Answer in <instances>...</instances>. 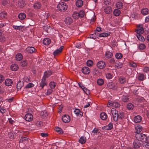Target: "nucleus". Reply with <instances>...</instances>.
<instances>
[{"label":"nucleus","mask_w":149,"mask_h":149,"mask_svg":"<svg viewBox=\"0 0 149 149\" xmlns=\"http://www.w3.org/2000/svg\"><path fill=\"white\" fill-rule=\"evenodd\" d=\"M8 136L11 139H14L16 136V134L13 131H11L8 133Z\"/></svg>","instance_id":"27"},{"label":"nucleus","mask_w":149,"mask_h":149,"mask_svg":"<svg viewBox=\"0 0 149 149\" xmlns=\"http://www.w3.org/2000/svg\"><path fill=\"white\" fill-rule=\"evenodd\" d=\"M63 47V46H61L59 49H56L53 52V55L54 56H56L61 53V52Z\"/></svg>","instance_id":"11"},{"label":"nucleus","mask_w":149,"mask_h":149,"mask_svg":"<svg viewBox=\"0 0 149 149\" xmlns=\"http://www.w3.org/2000/svg\"><path fill=\"white\" fill-rule=\"evenodd\" d=\"M82 72L84 74H88L90 72V70L89 68L86 67H84L81 70Z\"/></svg>","instance_id":"10"},{"label":"nucleus","mask_w":149,"mask_h":149,"mask_svg":"<svg viewBox=\"0 0 149 149\" xmlns=\"http://www.w3.org/2000/svg\"><path fill=\"white\" fill-rule=\"evenodd\" d=\"M143 72L147 73L149 72V67H145L143 70Z\"/></svg>","instance_id":"61"},{"label":"nucleus","mask_w":149,"mask_h":149,"mask_svg":"<svg viewBox=\"0 0 149 149\" xmlns=\"http://www.w3.org/2000/svg\"><path fill=\"white\" fill-rule=\"evenodd\" d=\"M143 31L144 29L142 25H139L138 26L137 29L136 30L137 34L143 33Z\"/></svg>","instance_id":"5"},{"label":"nucleus","mask_w":149,"mask_h":149,"mask_svg":"<svg viewBox=\"0 0 149 149\" xmlns=\"http://www.w3.org/2000/svg\"><path fill=\"white\" fill-rule=\"evenodd\" d=\"M78 12H74L73 13L72 16L73 18L75 19H77L79 17Z\"/></svg>","instance_id":"46"},{"label":"nucleus","mask_w":149,"mask_h":149,"mask_svg":"<svg viewBox=\"0 0 149 149\" xmlns=\"http://www.w3.org/2000/svg\"><path fill=\"white\" fill-rule=\"evenodd\" d=\"M100 117L102 120H105L107 118V116L106 113L104 112H102L100 113Z\"/></svg>","instance_id":"24"},{"label":"nucleus","mask_w":149,"mask_h":149,"mask_svg":"<svg viewBox=\"0 0 149 149\" xmlns=\"http://www.w3.org/2000/svg\"><path fill=\"white\" fill-rule=\"evenodd\" d=\"M123 66V63L119 62L118 63H116L115 64V66L117 69H119L121 68Z\"/></svg>","instance_id":"39"},{"label":"nucleus","mask_w":149,"mask_h":149,"mask_svg":"<svg viewBox=\"0 0 149 149\" xmlns=\"http://www.w3.org/2000/svg\"><path fill=\"white\" fill-rule=\"evenodd\" d=\"M27 65V62L26 60H24L21 62L20 63V65L22 67H25Z\"/></svg>","instance_id":"49"},{"label":"nucleus","mask_w":149,"mask_h":149,"mask_svg":"<svg viewBox=\"0 0 149 149\" xmlns=\"http://www.w3.org/2000/svg\"><path fill=\"white\" fill-rule=\"evenodd\" d=\"M136 130H144L142 126L140 125H137L135 126Z\"/></svg>","instance_id":"50"},{"label":"nucleus","mask_w":149,"mask_h":149,"mask_svg":"<svg viewBox=\"0 0 149 149\" xmlns=\"http://www.w3.org/2000/svg\"><path fill=\"white\" fill-rule=\"evenodd\" d=\"M140 146V143L139 141H135L133 142V146L134 148H138Z\"/></svg>","instance_id":"21"},{"label":"nucleus","mask_w":149,"mask_h":149,"mask_svg":"<svg viewBox=\"0 0 149 149\" xmlns=\"http://www.w3.org/2000/svg\"><path fill=\"white\" fill-rule=\"evenodd\" d=\"M141 131H136L135 133V137L139 141H141L144 143L147 141L148 138L147 137L145 134L140 133Z\"/></svg>","instance_id":"1"},{"label":"nucleus","mask_w":149,"mask_h":149,"mask_svg":"<svg viewBox=\"0 0 149 149\" xmlns=\"http://www.w3.org/2000/svg\"><path fill=\"white\" fill-rule=\"evenodd\" d=\"M122 100L124 102H127L129 100L128 96H127L123 95L122 98Z\"/></svg>","instance_id":"47"},{"label":"nucleus","mask_w":149,"mask_h":149,"mask_svg":"<svg viewBox=\"0 0 149 149\" xmlns=\"http://www.w3.org/2000/svg\"><path fill=\"white\" fill-rule=\"evenodd\" d=\"M65 22L66 24L69 25L72 23V20L71 17H68L66 18Z\"/></svg>","instance_id":"17"},{"label":"nucleus","mask_w":149,"mask_h":149,"mask_svg":"<svg viewBox=\"0 0 149 149\" xmlns=\"http://www.w3.org/2000/svg\"><path fill=\"white\" fill-rule=\"evenodd\" d=\"M116 7L118 9L122 8L123 6V3L121 2H118L116 5Z\"/></svg>","instance_id":"42"},{"label":"nucleus","mask_w":149,"mask_h":149,"mask_svg":"<svg viewBox=\"0 0 149 149\" xmlns=\"http://www.w3.org/2000/svg\"><path fill=\"white\" fill-rule=\"evenodd\" d=\"M33 116L30 113H27L25 115V120L27 121L30 122L33 119Z\"/></svg>","instance_id":"8"},{"label":"nucleus","mask_w":149,"mask_h":149,"mask_svg":"<svg viewBox=\"0 0 149 149\" xmlns=\"http://www.w3.org/2000/svg\"><path fill=\"white\" fill-rule=\"evenodd\" d=\"M63 121L65 123H68L69 122L70 120V116L66 115H64L62 118Z\"/></svg>","instance_id":"6"},{"label":"nucleus","mask_w":149,"mask_h":149,"mask_svg":"<svg viewBox=\"0 0 149 149\" xmlns=\"http://www.w3.org/2000/svg\"><path fill=\"white\" fill-rule=\"evenodd\" d=\"M134 106L131 103H128L127 106V108L129 110H132L134 108Z\"/></svg>","instance_id":"41"},{"label":"nucleus","mask_w":149,"mask_h":149,"mask_svg":"<svg viewBox=\"0 0 149 149\" xmlns=\"http://www.w3.org/2000/svg\"><path fill=\"white\" fill-rule=\"evenodd\" d=\"M104 80L102 79H99L97 81V84L99 86L102 85L104 84Z\"/></svg>","instance_id":"45"},{"label":"nucleus","mask_w":149,"mask_h":149,"mask_svg":"<svg viewBox=\"0 0 149 149\" xmlns=\"http://www.w3.org/2000/svg\"><path fill=\"white\" fill-rule=\"evenodd\" d=\"M83 4V2L82 0H78L76 3V5L77 7H81Z\"/></svg>","instance_id":"28"},{"label":"nucleus","mask_w":149,"mask_h":149,"mask_svg":"<svg viewBox=\"0 0 149 149\" xmlns=\"http://www.w3.org/2000/svg\"><path fill=\"white\" fill-rule=\"evenodd\" d=\"M120 106V104L118 102H113V107L115 108H118Z\"/></svg>","instance_id":"56"},{"label":"nucleus","mask_w":149,"mask_h":149,"mask_svg":"<svg viewBox=\"0 0 149 149\" xmlns=\"http://www.w3.org/2000/svg\"><path fill=\"white\" fill-rule=\"evenodd\" d=\"M128 64L130 67L133 68H136L137 66V64L133 61L129 62Z\"/></svg>","instance_id":"37"},{"label":"nucleus","mask_w":149,"mask_h":149,"mask_svg":"<svg viewBox=\"0 0 149 149\" xmlns=\"http://www.w3.org/2000/svg\"><path fill=\"white\" fill-rule=\"evenodd\" d=\"M49 86L51 88H54L56 86V84L54 82H51L49 84Z\"/></svg>","instance_id":"59"},{"label":"nucleus","mask_w":149,"mask_h":149,"mask_svg":"<svg viewBox=\"0 0 149 149\" xmlns=\"http://www.w3.org/2000/svg\"><path fill=\"white\" fill-rule=\"evenodd\" d=\"M97 67L100 69H102L105 66V63L102 61H99L97 63Z\"/></svg>","instance_id":"7"},{"label":"nucleus","mask_w":149,"mask_h":149,"mask_svg":"<svg viewBox=\"0 0 149 149\" xmlns=\"http://www.w3.org/2000/svg\"><path fill=\"white\" fill-rule=\"evenodd\" d=\"M52 74V72L51 71H48L45 72L44 73V75L42 78L46 79V78L48 77Z\"/></svg>","instance_id":"13"},{"label":"nucleus","mask_w":149,"mask_h":149,"mask_svg":"<svg viewBox=\"0 0 149 149\" xmlns=\"http://www.w3.org/2000/svg\"><path fill=\"white\" fill-rule=\"evenodd\" d=\"M41 5L39 2L36 3L34 5V7L35 9H39L41 7Z\"/></svg>","instance_id":"35"},{"label":"nucleus","mask_w":149,"mask_h":149,"mask_svg":"<svg viewBox=\"0 0 149 149\" xmlns=\"http://www.w3.org/2000/svg\"><path fill=\"white\" fill-rule=\"evenodd\" d=\"M107 106L109 107H113V102H112L111 101H109L107 104Z\"/></svg>","instance_id":"64"},{"label":"nucleus","mask_w":149,"mask_h":149,"mask_svg":"<svg viewBox=\"0 0 149 149\" xmlns=\"http://www.w3.org/2000/svg\"><path fill=\"white\" fill-rule=\"evenodd\" d=\"M86 140L85 137L83 136L80 137L79 140V142L81 144H83L85 143Z\"/></svg>","instance_id":"31"},{"label":"nucleus","mask_w":149,"mask_h":149,"mask_svg":"<svg viewBox=\"0 0 149 149\" xmlns=\"http://www.w3.org/2000/svg\"><path fill=\"white\" fill-rule=\"evenodd\" d=\"M74 113L77 116H82L83 113L82 112L78 109H76L74 111Z\"/></svg>","instance_id":"26"},{"label":"nucleus","mask_w":149,"mask_h":149,"mask_svg":"<svg viewBox=\"0 0 149 149\" xmlns=\"http://www.w3.org/2000/svg\"><path fill=\"white\" fill-rule=\"evenodd\" d=\"M82 89L83 90V91L87 95H88L90 94V91L86 87H84Z\"/></svg>","instance_id":"54"},{"label":"nucleus","mask_w":149,"mask_h":149,"mask_svg":"<svg viewBox=\"0 0 149 149\" xmlns=\"http://www.w3.org/2000/svg\"><path fill=\"white\" fill-rule=\"evenodd\" d=\"M26 50L28 52L30 53L35 52L36 51V49L33 47H28L26 48Z\"/></svg>","instance_id":"15"},{"label":"nucleus","mask_w":149,"mask_h":149,"mask_svg":"<svg viewBox=\"0 0 149 149\" xmlns=\"http://www.w3.org/2000/svg\"><path fill=\"white\" fill-rule=\"evenodd\" d=\"M141 34H137L136 36L139 40L141 41H143L145 40L144 38L141 35Z\"/></svg>","instance_id":"40"},{"label":"nucleus","mask_w":149,"mask_h":149,"mask_svg":"<svg viewBox=\"0 0 149 149\" xmlns=\"http://www.w3.org/2000/svg\"><path fill=\"white\" fill-rule=\"evenodd\" d=\"M13 28L17 30H20L22 28V26H17L15 25H13Z\"/></svg>","instance_id":"60"},{"label":"nucleus","mask_w":149,"mask_h":149,"mask_svg":"<svg viewBox=\"0 0 149 149\" xmlns=\"http://www.w3.org/2000/svg\"><path fill=\"white\" fill-rule=\"evenodd\" d=\"M119 81L121 83H124L126 81V79L123 77H121L119 78Z\"/></svg>","instance_id":"51"},{"label":"nucleus","mask_w":149,"mask_h":149,"mask_svg":"<svg viewBox=\"0 0 149 149\" xmlns=\"http://www.w3.org/2000/svg\"><path fill=\"white\" fill-rule=\"evenodd\" d=\"M50 16V14L48 13H45L44 12L42 13V14L41 15V17L42 19H47Z\"/></svg>","instance_id":"12"},{"label":"nucleus","mask_w":149,"mask_h":149,"mask_svg":"<svg viewBox=\"0 0 149 149\" xmlns=\"http://www.w3.org/2000/svg\"><path fill=\"white\" fill-rule=\"evenodd\" d=\"M113 13L114 15L118 16L120 15V11L118 9H115L113 11Z\"/></svg>","instance_id":"44"},{"label":"nucleus","mask_w":149,"mask_h":149,"mask_svg":"<svg viewBox=\"0 0 149 149\" xmlns=\"http://www.w3.org/2000/svg\"><path fill=\"white\" fill-rule=\"evenodd\" d=\"M10 68L12 70L16 71L18 69V67L17 64H13L11 65Z\"/></svg>","instance_id":"30"},{"label":"nucleus","mask_w":149,"mask_h":149,"mask_svg":"<svg viewBox=\"0 0 149 149\" xmlns=\"http://www.w3.org/2000/svg\"><path fill=\"white\" fill-rule=\"evenodd\" d=\"M107 87L110 89H116L117 88L116 84H114L112 82H108L107 84Z\"/></svg>","instance_id":"4"},{"label":"nucleus","mask_w":149,"mask_h":149,"mask_svg":"<svg viewBox=\"0 0 149 149\" xmlns=\"http://www.w3.org/2000/svg\"><path fill=\"white\" fill-rule=\"evenodd\" d=\"M113 127V125L112 123H110L107 125L103 127L102 129L104 130H111Z\"/></svg>","instance_id":"9"},{"label":"nucleus","mask_w":149,"mask_h":149,"mask_svg":"<svg viewBox=\"0 0 149 149\" xmlns=\"http://www.w3.org/2000/svg\"><path fill=\"white\" fill-rule=\"evenodd\" d=\"M143 145L144 147L147 148H149V139L148 138L147 141L143 143Z\"/></svg>","instance_id":"43"},{"label":"nucleus","mask_w":149,"mask_h":149,"mask_svg":"<svg viewBox=\"0 0 149 149\" xmlns=\"http://www.w3.org/2000/svg\"><path fill=\"white\" fill-rule=\"evenodd\" d=\"M141 120V117L139 115L135 116L134 118V122L136 123L140 122Z\"/></svg>","instance_id":"18"},{"label":"nucleus","mask_w":149,"mask_h":149,"mask_svg":"<svg viewBox=\"0 0 149 149\" xmlns=\"http://www.w3.org/2000/svg\"><path fill=\"white\" fill-rule=\"evenodd\" d=\"M104 11L107 14H109L112 12L111 8L110 6L104 8Z\"/></svg>","instance_id":"22"},{"label":"nucleus","mask_w":149,"mask_h":149,"mask_svg":"<svg viewBox=\"0 0 149 149\" xmlns=\"http://www.w3.org/2000/svg\"><path fill=\"white\" fill-rule=\"evenodd\" d=\"M79 15V17H83L85 14V13L83 10H81L79 12H78Z\"/></svg>","instance_id":"52"},{"label":"nucleus","mask_w":149,"mask_h":149,"mask_svg":"<svg viewBox=\"0 0 149 149\" xmlns=\"http://www.w3.org/2000/svg\"><path fill=\"white\" fill-rule=\"evenodd\" d=\"M47 84L46 79L42 78L40 83V87L41 88H43L45 86L47 85Z\"/></svg>","instance_id":"16"},{"label":"nucleus","mask_w":149,"mask_h":149,"mask_svg":"<svg viewBox=\"0 0 149 149\" xmlns=\"http://www.w3.org/2000/svg\"><path fill=\"white\" fill-rule=\"evenodd\" d=\"M113 56L112 53L109 51H107L105 53V57L108 58H111Z\"/></svg>","instance_id":"33"},{"label":"nucleus","mask_w":149,"mask_h":149,"mask_svg":"<svg viewBox=\"0 0 149 149\" xmlns=\"http://www.w3.org/2000/svg\"><path fill=\"white\" fill-rule=\"evenodd\" d=\"M115 57L117 59H120L122 58L123 55L120 53H117L115 54Z\"/></svg>","instance_id":"38"},{"label":"nucleus","mask_w":149,"mask_h":149,"mask_svg":"<svg viewBox=\"0 0 149 149\" xmlns=\"http://www.w3.org/2000/svg\"><path fill=\"white\" fill-rule=\"evenodd\" d=\"M18 17L21 20H23L26 18V15L24 13H21L19 14Z\"/></svg>","instance_id":"32"},{"label":"nucleus","mask_w":149,"mask_h":149,"mask_svg":"<svg viewBox=\"0 0 149 149\" xmlns=\"http://www.w3.org/2000/svg\"><path fill=\"white\" fill-rule=\"evenodd\" d=\"M110 34L111 33L109 32L103 33L100 34L99 35V37H106L109 36Z\"/></svg>","instance_id":"19"},{"label":"nucleus","mask_w":149,"mask_h":149,"mask_svg":"<svg viewBox=\"0 0 149 149\" xmlns=\"http://www.w3.org/2000/svg\"><path fill=\"white\" fill-rule=\"evenodd\" d=\"M87 64L88 66H91L93 65V62L92 61L89 60L87 62Z\"/></svg>","instance_id":"58"},{"label":"nucleus","mask_w":149,"mask_h":149,"mask_svg":"<svg viewBox=\"0 0 149 149\" xmlns=\"http://www.w3.org/2000/svg\"><path fill=\"white\" fill-rule=\"evenodd\" d=\"M146 78V76L143 74H139L138 76V79L141 81L144 80Z\"/></svg>","instance_id":"20"},{"label":"nucleus","mask_w":149,"mask_h":149,"mask_svg":"<svg viewBox=\"0 0 149 149\" xmlns=\"http://www.w3.org/2000/svg\"><path fill=\"white\" fill-rule=\"evenodd\" d=\"M57 8L59 10L64 12L66 11L68 8V6L66 4L62 2H59L57 6Z\"/></svg>","instance_id":"2"},{"label":"nucleus","mask_w":149,"mask_h":149,"mask_svg":"<svg viewBox=\"0 0 149 149\" xmlns=\"http://www.w3.org/2000/svg\"><path fill=\"white\" fill-rule=\"evenodd\" d=\"M13 84V81L11 79H6L5 81V84L6 85L9 86L12 85Z\"/></svg>","instance_id":"23"},{"label":"nucleus","mask_w":149,"mask_h":149,"mask_svg":"<svg viewBox=\"0 0 149 149\" xmlns=\"http://www.w3.org/2000/svg\"><path fill=\"white\" fill-rule=\"evenodd\" d=\"M34 86V85L33 83H30L26 86L25 88H30L33 87Z\"/></svg>","instance_id":"53"},{"label":"nucleus","mask_w":149,"mask_h":149,"mask_svg":"<svg viewBox=\"0 0 149 149\" xmlns=\"http://www.w3.org/2000/svg\"><path fill=\"white\" fill-rule=\"evenodd\" d=\"M139 48L140 49L143 50L146 48V46L143 44H140L139 46Z\"/></svg>","instance_id":"55"},{"label":"nucleus","mask_w":149,"mask_h":149,"mask_svg":"<svg viewBox=\"0 0 149 149\" xmlns=\"http://www.w3.org/2000/svg\"><path fill=\"white\" fill-rule=\"evenodd\" d=\"M17 61H20L23 58L22 54L20 53L17 54L15 57Z\"/></svg>","instance_id":"34"},{"label":"nucleus","mask_w":149,"mask_h":149,"mask_svg":"<svg viewBox=\"0 0 149 149\" xmlns=\"http://www.w3.org/2000/svg\"><path fill=\"white\" fill-rule=\"evenodd\" d=\"M7 13L6 12L3 11L0 13V17L1 18H7Z\"/></svg>","instance_id":"29"},{"label":"nucleus","mask_w":149,"mask_h":149,"mask_svg":"<svg viewBox=\"0 0 149 149\" xmlns=\"http://www.w3.org/2000/svg\"><path fill=\"white\" fill-rule=\"evenodd\" d=\"M29 139L28 138L25 137H21L19 141V143H22L24 142H25L26 141H27Z\"/></svg>","instance_id":"48"},{"label":"nucleus","mask_w":149,"mask_h":149,"mask_svg":"<svg viewBox=\"0 0 149 149\" xmlns=\"http://www.w3.org/2000/svg\"><path fill=\"white\" fill-rule=\"evenodd\" d=\"M111 113L113 116L114 120L115 122L117 121L118 120V111L115 109H112L111 110Z\"/></svg>","instance_id":"3"},{"label":"nucleus","mask_w":149,"mask_h":149,"mask_svg":"<svg viewBox=\"0 0 149 149\" xmlns=\"http://www.w3.org/2000/svg\"><path fill=\"white\" fill-rule=\"evenodd\" d=\"M23 85V82H21V81L18 82L17 84V89L18 90H20Z\"/></svg>","instance_id":"36"},{"label":"nucleus","mask_w":149,"mask_h":149,"mask_svg":"<svg viewBox=\"0 0 149 149\" xmlns=\"http://www.w3.org/2000/svg\"><path fill=\"white\" fill-rule=\"evenodd\" d=\"M106 77L107 79H110L112 78V76L110 73H108L106 74Z\"/></svg>","instance_id":"62"},{"label":"nucleus","mask_w":149,"mask_h":149,"mask_svg":"<svg viewBox=\"0 0 149 149\" xmlns=\"http://www.w3.org/2000/svg\"><path fill=\"white\" fill-rule=\"evenodd\" d=\"M43 43L46 45H49L51 42V40L49 38H44L43 40Z\"/></svg>","instance_id":"14"},{"label":"nucleus","mask_w":149,"mask_h":149,"mask_svg":"<svg viewBox=\"0 0 149 149\" xmlns=\"http://www.w3.org/2000/svg\"><path fill=\"white\" fill-rule=\"evenodd\" d=\"M40 135L42 137H46L48 136V134L46 133H42L40 134Z\"/></svg>","instance_id":"63"},{"label":"nucleus","mask_w":149,"mask_h":149,"mask_svg":"<svg viewBox=\"0 0 149 149\" xmlns=\"http://www.w3.org/2000/svg\"><path fill=\"white\" fill-rule=\"evenodd\" d=\"M118 118L122 119L124 117V113L122 112L119 113L118 114Z\"/></svg>","instance_id":"57"},{"label":"nucleus","mask_w":149,"mask_h":149,"mask_svg":"<svg viewBox=\"0 0 149 149\" xmlns=\"http://www.w3.org/2000/svg\"><path fill=\"white\" fill-rule=\"evenodd\" d=\"M148 9L146 8H143L141 10V13L143 15H146L149 14Z\"/></svg>","instance_id":"25"}]
</instances>
